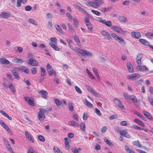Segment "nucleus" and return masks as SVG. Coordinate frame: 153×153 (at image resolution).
I'll list each match as a JSON object with an SVG mask.
<instances>
[{"label":"nucleus","instance_id":"obj_42","mask_svg":"<svg viewBox=\"0 0 153 153\" xmlns=\"http://www.w3.org/2000/svg\"><path fill=\"white\" fill-rule=\"evenodd\" d=\"M56 28L57 31L60 33H63L62 29L58 25H56Z\"/></svg>","mask_w":153,"mask_h":153},{"label":"nucleus","instance_id":"obj_18","mask_svg":"<svg viewBox=\"0 0 153 153\" xmlns=\"http://www.w3.org/2000/svg\"><path fill=\"white\" fill-rule=\"evenodd\" d=\"M68 123L69 125L72 126L74 127H79V125L76 122L74 121L73 120L70 121L68 122Z\"/></svg>","mask_w":153,"mask_h":153},{"label":"nucleus","instance_id":"obj_9","mask_svg":"<svg viewBox=\"0 0 153 153\" xmlns=\"http://www.w3.org/2000/svg\"><path fill=\"white\" fill-rule=\"evenodd\" d=\"M143 55L141 53H139L137 56L136 62L138 65H141V60L143 58Z\"/></svg>","mask_w":153,"mask_h":153},{"label":"nucleus","instance_id":"obj_62","mask_svg":"<svg viewBox=\"0 0 153 153\" xmlns=\"http://www.w3.org/2000/svg\"><path fill=\"white\" fill-rule=\"evenodd\" d=\"M28 103L31 105L33 106L35 105V104L34 102L30 99L28 100Z\"/></svg>","mask_w":153,"mask_h":153},{"label":"nucleus","instance_id":"obj_19","mask_svg":"<svg viewBox=\"0 0 153 153\" xmlns=\"http://www.w3.org/2000/svg\"><path fill=\"white\" fill-rule=\"evenodd\" d=\"M65 140V144L67 149H68L69 148V143L70 140L68 138H64Z\"/></svg>","mask_w":153,"mask_h":153},{"label":"nucleus","instance_id":"obj_16","mask_svg":"<svg viewBox=\"0 0 153 153\" xmlns=\"http://www.w3.org/2000/svg\"><path fill=\"white\" fill-rule=\"evenodd\" d=\"M49 45L54 50L56 51H59L60 50V48L56 45V44H54L53 42H50Z\"/></svg>","mask_w":153,"mask_h":153},{"label":"nucleus","instance_id":"obj_48","mask_svg":"<svg viewBox=\"0 0 153 153\" xmlns=\"http://www.w3.org/2000/svg\"><path fill=\"white\" fill-rule=\"evenodd\" d=\"M91 12L94 14H95V15L99 16L100 15V13L97 11L95 10H91Z\"/></svg>","mask_w":153,"mask_h":153},{"label":"nucleus","instance_id":"obj_10","mask_svg":"<svg viewBox=\"0 0 153 153\" xmlns=\"http://www.w3.org/2000/svg\"><path fill=\"white\" fill-rule=\"evenodd\" d=\"M0 124L9 133L11 132V131L10 129L8 126L2 120H0Z\"/></svg>","mask_w":153,"mask_h":153},{"label":"nucleus","instance_id":"obj_34","mask_svg":"<svg viewBox=\"0 0 153 153\" xmlns=\"http://www.w3.org/2000/svg\"><path fill=\"white\" fill-rule=\"evenodd\" d=\"M86 70L89 77L92 79H94L95 78L93 76L92 73L88 70V69L87 68L86 69Z\"/></svg>","mask_w":153,"mask_h":153},{"label":"nucleus","instance_id":"obj_12","mask_svg":"<svg viewBox=\"0 0 153 153\" xmlns=\"http://www.w3.org/2000/svg\"><path fill=\"white\" fill-rule=\"evenodd\" d=\"M10 16V14L9 13L3 12L0 14V17L2 18L6 19Z\"/></svg>","mask_w":153,"mask_h":153},{"label":"nucleus","instance_id":"obj_52","mask_svg":"<svg viewBox=\"0 0 153 153\" xmlns=\"http://www.w3.org/2000/svg\"><path fill=\"white\" fill-rule=\"evenodd\" d=\"M28 22L29 23H31L32 24H33L35 25H37V23H36V22H35V20L33 19H29L28 20Z\"/></svg>","mask_w":153,"mask_h":153},{"label":"nucleus","instance_id":"obj_49","mask_svg":"<svg viewBox=\"0 0 153 153\" xmlns=\"http://www.w3.org/2000/svg\"><path fill=\"white\" fill-rule=\"evenodd\" d=\"M74 40L76 42L79 43V44H78V45H80V41L77 36H76V35L74 36Z\"/></svg>","mask_w":153,"mask_h":153},{"label":"nucleus","instance_id":"obj_20","mask_svg":"<svg viewBox=\"0 0 153 153\" xmlns=\"http://www.w3.org/2000/svg\"><path fill=\"white\" fill-rule=\"evenodd\" d=\"M0 62L2 64H8L10 63V62L4 58H1L0 59Z\"/></svg>","mask_w":153,"mask_h":153},{"label":"nucleus","instance_id":"obj_56","mask_svg":"<svg viewBox=\"0 0 153 153\" xmlns=\"http://www.w3.org/2000/svg\"><path fill=\"white\" fill-rule=\"evenodd\" d=\"M68 27L69 29L70 30L72 33L74 32V28L69 23L68 24Z\"/></svg>","mask_w":153,"mask_h":153},{"label":"nucleus","instance_id":"obj_55","mask_svg":"<svg viewBox=\"0 0 153 153\" xmlns=\"http://www.w3.org/2000/svg\"><path fill=\"white\" fill-rule=\"evenodd\" d=\"M73 24L76 27H77V26L78 25V21L77 20V19L76 18H73Z\"/></svg>","mask_w":153,"mask_h":153},{"label":"nucleus","instance_id":"obj_1","mask_svg":"<svg viewBox=\"0 0 153 153\" xmlns=\"http://www.w3.org/2000/svg\"><path fill=\"white\" fill-rule=\"evenodd\" d=\"M76 51L78 55L80 56H91L92 55V54L91 53L88 51L86 50H83L78 48Z\"/></svg>","mask_w":153,"mask_h":153},{"label":"nucleus","instance_id":"obj_61","mask_svg":"<svg viewBox=\"0 0 153 153\" xmlns=\"http://www.w3.org/2000/svg\"><path fill=\"white\" fill-rule=\"evenodd\" d=\"M32 7L29 5L25 7V10L27 11H30L32 9Z\"/></svg>","mask_w":153,"mask_h":153},{"label":"nucleus","instance_id":"obj_26","mask_svg":"<svg viewBox=\"0 0 153 153\" xmlns=\"http://www.w3.org/2000/svg\"><path fill=\"white\" fill-rule=\"evenodd\" d=\"M20 70L24 72L26 74H28L29 72V69L26 67H22L20 68Z\"/></svg>","mask_w":153,"mask_h":153},{"label":"nucleus","instance_id":"obj_53","mask_svg":"<svg viewBox=\"0 0 153 153\" xmlns=\"http://www.w3.org/2000/svg\"><path fill=\"white\" fill-rule=\"evenodd\" d=\"M38 137V139L41 141L44 142L45 140L44 137L41 135H39Z\"/></svg>","mask_w":153,"mask_h":153},{"label":"nucleus","instance_id":"obj_4","mask_svg":"<svg viewBox=\"0 0 153 153\" xmlns=\"http://www.w3.org/2000/svg\"><path fill=\"white\" fill-rule=\"evenodd\" d=\"M111 29L121 34H123L124 31L120 27L115 25H113L111 27Z\"/></svg>","mask_w":153,"mask_h":153},{"label":"nucleus","instance_id":"obj_7","mask_svg":"<svg viewBox=\"0 0 153 153\" xmlns=\"http://www.w3.org/2000/svg\"><path fill=\"white\" fill-rule=\"evenodd\" d=\"M114 101L115 104L119 108H120L122 109L124 108V107L123 104L119 99L115 98L114 100Z\"/></svg>","mask_w":153,"mask_h":153},{"label":"nucleus","instance_id":"obj_40","mask_svg":"<svg viewBox=\"0 0 153 153\" xmlns=\"http://www.w3.org/2000/svg\"><path fill=\"white\" fill-rule=\"evenodd\" d=\"M53 150L54 153H63L58 148L54 147Z\"/></svg>","mask_w":153,"mask_h":153},{"label":"nucleus","instance_id":"obj_13","mask_svg":"<svg viewBox=\"0 0 153 153\" xmlns=\"http://www.w3.org/2000/svg\"><path fill=\"white\" fill-rule=\"evenodd\" d=\"M144 115L148 119L151 120H153V117L147 111H143Z\"/></svg>","mask_w":153,"mask_h":153},{"label":"nucleus","instance_id":"obj_3","mask_svg":"<svg viewBox=\"0 0 153 153\" xmlns=\"http://www.w3.org/2000/svg\"><path fill=\"white\" fill-rule=\"evenodd\" d=\"M127 77L128 79L133 80L138 79L140 77V75L138 73H134L129 75Z\"/></svg>","mask_w":153,"mask_h":153},{"label":"nucleus","instance_id":"obj_44","mask_svg":"<svg viewBox=\"0 0 153 153\" xmlns=\"http://www.w3.org/2000/svg\"><path fill=\"white\" fill-rule=\"evenodd\" d=\"M93 70L94 72V73L96 76L98 78H99L100 77L98 73L97 72V68H93Z\"/></svg>","mask_w":153,"mask_h":153},{"label":"nucleus","instance_id":"obj_14","mask_svg":"<svg viewBox=\"0 0 153 153\" xmlns=\"http://www.w3.org/2000/svg\"><path fill=\"white\" fill-rule=\"evenodd\" d=\"M38 116L39 120L41 121L44 120L45 118V114L40 111L38 112Z\"/></svg>","mask_w":153,"mask_h":153},{"label":"nucleus","instance_id":"obj_29","mask_svg":"<svg viewBox=\"0 0 153 153\" xmlns=\"http://www.w3.org/2000/svg\"><path fill=\"white\" fill-rule=\"evenodd\" d=\"M118 19L119 21L123 22H125L126 20V18L123 16H120L118 17Z\"/></svg>","mask_w":153,"mask_h":153},{"label":"nucleus","instance_id":"obj_63","mask_svg":"<svg viewBox=\"0 0 153 153\" xmlns=\"http://www.w3.org/2000/svg\"><path fill=\"white\" fill-rule=\"evenodd\" d=\"M84 22L85 23H88L90 22V19L89 17H85L84 19Z\"/></svg>","mask_w":153,"mask_h":153},{"label":"nucleus","instance_id":"obj_58","mask_svg":"<svg viewBox=\"0 0 153 153\" xmlns=\"http://www.w3.org/2000/svg\"><path fill=\"white\" fill-rule=\"evenodd\" d=\"M104 140L105 142L108 145L110 146L112 145L111 143L106 138H104Z\"/></svg>","mask_w":153,"mask_h":153},{"label":"nucleus","instance_id":"obj_32","mask_svg":"<svg viewBox=\"0 0 153 153\" xmlns=\"http://www.w3.org/2000/svg\"><path fill=\"white\" fill-rule=\"evenodd\" d=\"M8 87L12 92H13V93H15V88L14 86L12 85V84H9V85Z\"/></svg>","mask_w":153,"mask_h":153},{"label":"nucleus","instance_id":"obj_46","mask_svg":"<svg viewBox=\"0 0 153 153\" xmlns=\"http://www.w3.org/2000/svg\"><path fill=\"white\" fill-rule=\"evenodd\" d=\"M130 99H131L134 103H136L137 102V100L135 96L134 95H131L130 96Z\"/></svg>","mask_w":153,"mask_h":153},{"label":"nucleus","instance_id":"obj_64","mask_svg":"<svg viewBox=\"0 0 153 153\" xmlns=\"http://www.w3.org/2000/svg\"><path fill=\"white\" fill-rule=\"evenodd\" d=\"M27 153H34L33 150L32 148H29L28 149Z\"/></svg>","mask_w":153,"mask_h":153},{"label":"nucleus","instance_id":"obj_39","mask_svg":"<svg viewBox=\"0 0 153 153\" xmlns=\"http://www.w3.org/2000/svg\"><path fill=\"white\" fill-rule=\"evenodd\" d=\"M13 73L14 76L15 78L16 79H18L19 77V75L18 72L15 70L13 71Z\"/></svg>","mask_w":153,"mask_h":153},{"label":"nucleus","instance_id":"obj_6","mask_svg":"<svg viewBox=\"0 0 153 153\" xmlns=\"http://www.w3.org/2000/svg\"><path fill=\"white\" fill-rule=\"evenodd\" d=\"M28 61L29 62H27V63L33 66H38L39 65L38 61L33 59L30 58L28 60Z\"/></svg>","mask_w":153,"mask_h":153},{"label":"nucleus","instance_id":"obj_17","mask_svg":"<svg viewBox=\"0 0 153 153\" xmlns=\"http://www.w3.org/2000/svg\"><path fill=\"white\" fill-rule=\"evenodd\" d=\"M112 7L111 6L107 7H104L102 8L100 10L103 13H105L107 11H109L111 9H112Z\"/></svg>","mask_w":153,"mask_h":153},{"label":"nucleus","instance_id":"obj_25","mask_svg":"<svg viewBox=\"0 0 153 153\" xmlns=\"http://www.w3.org/2000/svg\"><path fill=\"white\" fill-rule=\"evenodd\" d=\"M134 122L137 123L138 125L140 126L144 127L145 126L144 124L139 119H135L134 120Z\"/></svg>","mask_w":153,"mask_h":153},{"label":"nucleus","instance_id":"obj_57","mask_svg":"<svg viewBox=\"0 0 153 153\" xmlns=\"http://www.w3.org/2000/svg\"><path fill=\"white\" fill-rule=\"evenodd\" d=\"M123 96L125 99L127 100H129L130 98V97L126 93H124L123 94Z\"/></svg>","mask_w":153,"mask_h":153},{"label":"nucleus","instance_id":"obj_60","mask_svg":"<svg viewBox=\"0 0 153 153\" xmlns=\"http://www.w3.org/2000/svg\"><path fill=\"white\" fill-rule=\"evenodd\" d=\"M95 112L99 116H101L102 115V114L100 111L97 108H96L95 109Z\"/></svg>","mask_w":153,"mask_h":153},{"label":"nucleus","instance_id":"obj_35","mask_svg":"<svg viewBox=\"0 0 153 153\" xmlns=\"http://www.w3.org/2000/svg\"><path fill=\"white\" fill-rule=\"evenodd\" d=\"M81 149L79 148L78 149L76 147H74L71 149L72 152L74 153H79V150H80Z\"/></svg>","mask_w":153,"mask_h":153},{"label":"nucleus","instance_id":"obj_5","mask_svg":"<svg viewBox=\"0 0 153 153\" xmlns=\"http://www.w3.org/2000/svg\"><path fill=\"white\" fill-rule=\"evenodd\" d=\"M86 5L88 6L92 7L95 8H97L99 7V4L96 1L94 2L88 1L86 3Z\"/></svg>","mask_w":153,"mask_h":153},{"label":"nucleus","instance_id":"obj_43","mask_svg":"<svg viewBox=\"0 0 153 153\" xmlns=\"http://www.w3.org/2000/svg\"><path fill=\"white\" fill-rule=\"evenodd\" d=\"M85 103L86 105L88 107L92 108L93 107V105L87 100H85Z\"/></svg>","mask_w":153,"mask_h":153},{"label":"nucleus","instance_id":"obj_22","mask_svg":"<svg viewBox=\"0 0 153 153\" xmlns=\"http://www.w3.org/2000/svg\"><path fill=\"white\" fill-rule=\"evenodd\" d=\"M134 113L137 116L139 117L140 118L142 119L143 120L146 121V119L140 113L137 111H135Z\"/></svg>","mask_w":153,"mask_h":153},{"label":"nucleus","instance_id":"obj_54","mask_svg":"<svg viewBox=\"0 0 153 153\" xmlns=\"http://www.w3.org/2000/svg\"><path fill=\"white\" fill-rule=\"evenodd\" d=\"M127 133V131L126 130H123L121 131L120 132V134L121 135L125 137Z\"/></svg>","mask_w":153,"mask_h":153},{"label":"nucleus","instance_id":"obj_50","mask_svg":"<svg viewBox=\"0 0 153 153\" xmlns=\"http://www.w3.org/2000/svg\"><path fill=\"white\" fill-rule=\"evenodd\" d=\"M51 41L52 42H53L54 44H57V40L56 37H52L51 38Z\"/></svg>","mask_w":153,"mask_h":153},{"label":"nucleus","instance_id":"obj_15","mask_svg":"<svg viewBox=\"0 0 153 153\" xmlns=\"http://www.w3.org/2000/svg\"><path fill=\"white\" fill-rule=\"evenodd\" d=\"M47 71L50 76H51L53 74L55 76H56V71L53 70L52 68L49 69H47Z\"/></svg>","mask_w":153,"mask_h":153},{"label":"nucleus","instance_id":"obj_36","mask_svg":"<svg viewBox=\"0 0 153 153\" xmlns=\"http://www.w3.org/2000/svg\"><path fill=\"white\" fill-rule=\"evenodd\" d=\"M127 68L129 71V72H133V68L132 65L130 63H129L127 65Z\"/></svg>","mask_w":153,"mask_h":153},{"label":"nucleus","instance_id":"obj_37","mask_svg":"<svg viewBox=\"0 0 153 153\" xmlns=\"http://www.w3.org/2000/svg\"><path fill=\"white\" fill-rule=\"evenodd\" d=\"M103 24L109 27L111 26V22L110 21H106L105 19V21L104 22Z\"/></svg>","mask_w":153,"mask_h":153},{"label":"nucleus","instance_id":"obj_27","mask_svg":"<svg viewBox=\"0 0 153 153\" xmlns=\"http://www.w3.org/2000/svg\"><path fill=\"white\" fill-rule=\"evenodd\" d=\"M13 61L16 64L22 63L23 62V60L22 59L17 58H15Z\"/></svg>","mask_w":153,"mask_h":153},{"label":"nucleus","instance_id":"obj_59","mask_svg":"<svg viewBox=\"0 0 153 153\" xmlns=\"http://www.w3.org/2000/svg\"><path fill=\"white\" fill-rule=\"evenodd\" d=\"M128 123L126 121H121L120 123V125L122 126H126L127 125Z\"/></svg>","mask_w":153,"mask_h":153},{"label":"nucleus","instance_id":"obj_21","mask_svg":"<svg viewBox=\"0 0 153 153\" xmlns=\"http://www.w3.org/2000/svg\"><path fill=\"white\" fill-rule=\"evenodd\" d=\"M131 34L135 38L137 39L139 38L140 37V33L139 32H132Z\"/></svg>","mask_w":153,"mask_h":153},{"label":"nucleus","instance_id":"obj_47","mask_svg":"<svg viewBox=\"0 0 153 153\" xmlns=\"http://www.w3.org/2000/svg\"><path fill=\"white\" fill-rule=\"evenodd\" d=\"M68 106L69 109L70 111H73L74 110V107L72 103L71 102L69 103L68 104Z\"/></svg>","mask_w":153,"mask_h":153},{"label":"nucleus","instance_id":"obj_8","mask_svg":"<svg viewBox=\"0 0 153 153\" xmlns=\"http://www.w3.org/2000/svg\"><path fill=\"white\" fill-rule=\"evenodd\" d=\"M101 33L105 38L109 40H111L112 39L111 37V36L108 33L106 32L105 30H103L101 31Z\"/></svg>","mask_w":153,"mask_h":153},{"label":"nucleus","instance_id":"obj_23","mask_svg":"<svg viewBox=\"0 0 153 153\" xmlns=\"http://www.w3.org/2000/svg\"><path fill=\"white\" fill-rule=\"evenodd\" d=\"M132 144L134 146H135L136 147L140 148L142 147V145L140 143H139L138 140L134 141L132 142Z\"/></svg>","mask_w":153,"mask_h":153},{"label":"nucleus","instance_id":"obj_33","mask_svg":"<svg viewBox=\"0 0 153 153\" xmlns=\"http://www.w3.org/2000/svg\"><path fill=\"white\" fill-rule=\"evenodd\" d=\"M79 126L80 127V129L81 130L83 131H85V124L83 123H80Z\"/></svg>","mask_w":153,"mask_h":153},{"label":"nucleus","instance_id":"obj_2","mask_svg":"<svg viewBox=\"0 0 153 153\" xmlns=\"http://www.w3.org/2000/svg\"><path fill=\"white\" fill-rule=\"evenodd\" d=\"M111 36L121 44L124 45L125 44V42L124 39L118 35L114 33H111Z\"/></svg>","mask_w":153,"mask_h":153},{"label":"nucleus","instance_id":"obj_51","mask_svg":"<svg viewBox=\"0 0 153 153\" xmlns=\"http://www.w3.org/2000/svg\"><path fill=\"white\" fill-rule=\"evenodd\" d=\"M75 88L76 91L77 92L80 94H81L82 93V92L81 90H80V88L77 86H76L75 87Z\"/></svg>","mask_w":153,"mask_h":153},{"label":"nucleus","instance_id":"obj_41","mask_svg":"<svg viewBox=\"0 0 153 153\" xmlns=\"http://www.w3.org/2000/svg\"><path fill=\"white\" fill-rule=\"evenodd\" d=\"M145 36L149 39H152L153 37V33H148L145 34Z\"/></svg>","mask_w":153,"mask_h":153},{"label":"nucleus","instance_id":"obj_31","mask_svg":"<svg viewBox=\"0 0 153 153\" xmlns=\"http://www.w3.org/2000/svg\"><path fill=\"white\" fill-rule=\"evenodd\" d=\"M54 100L55 103L57 106H59L61 105L62 103L58 99L56 98H54Z\"/></svg>","mask_w":153,"mask_h":153},{"label":"nucleus","instance_id":"obj_11","mask_svg":"<svg viewBox=\"0 0 153 153\" xmlns=\"http://www.w3.org/2000/svg\"><path fill=\"white\" fill-rule=\"evenodd\" d=\"M136 68L137 70L140 71L148 70V68L145 65L141 66V65H138L136 67Z\"/></svg>","mask_w":153,"mask_h":153},{"label":"nucleus","instance_id":"obj_28","mask_svg":"<svg viewBox=\"0 0 153 153\" xmlns=\"http://www.w3.org/2000/svg\"><path fill=\"white\" fill-rule=\"evenodd\" d=\"M0 113L3 114L4 116L7 117L9 120H12V118L10 117L8 115L6 114L5 112L3 110H1L0 111Z\"/></svg>","mask_w":153,"mask_h":153},{"label":"nucleus","instance_id":"obj_45","mask_svg":"<svg viewBox=\"0 0 153 153\" xmlns=\"http://www.w3.org/2000/svg\"><path fill=\"white\" fill-rule=\"evenodd\" d=\"M86 25L88 29L89 30H92L93 27L92 25L91 22L86 23Z\"/></svg>","mask_w":153,"mask_h":153},{"label":"nucleus","instance_id":"obj_24","mask_svg":"<svg viewBox=\"0 0 153 153\" xmlns=\"http://www.w3.org/2000/svg\"><path fill=\"white\" fill-rule=\"evenodd\" d=\"M38 92L39 93L43 95V96L42 97L44 98H45V96L48 94L47 92L43 90L38 91Z\"/></svg>","mask_w":153,"mask_h":153},{"label":"nucleus","instance_id":"obj_38","mask_svg":"<svg viewBox=\"0 0 153 153\" xmlns=\"http://www.w3.org/2000/svg\"><path fill=\"white\" fill-rule=\"evenodd\" d=\"M41 76H45L46 75V71L45 69L43 68H41Z\"/></svg>","mask_w":153,"mask_h":153},{"label":"nucleus","instance_id":"obj_30","mask_svg":"<svg viewBox=\"0 0 153 153\" xmlns=\"http://www.w3.org/2000/svg\"><path fill=\"white\" fill-rule=\"evenodd\" d=\"M139 41L146 46L148 45L149 44V42L146 40L143 39H139Z\"/></svg>","mask_w":153,"mask_h":153}]
</instances>
